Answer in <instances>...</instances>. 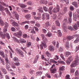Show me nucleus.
<instances>
[{
	"instance_id": "obj_3",
	"label": "nucleus",
	"mask_w": 79,
	"mask_h": 79,
	"mask_svg": "<svg viewBox=\"0 0 79 79\" xmlns=\"http://www.w3.org/2000/svg\"><path fill=\"white\" fill-rule=\"evenodd\" d=\"M79 56H78V55H77L75 57V60L73 62H72V64L71 65V68L75 67L76 65H77V64H79Z\"/></svg>"
},
{
	"instance_id": "obj_52",
	"label": "nucleus",
	"mask_w": 79,
	"mask_h": 79,
	"mask_svg": "<svg viewBox=\"0 0 79 79\" xmlns=\"http://www.w3.org/2000/svg\"><path fill=\"white\" fill-rule=\"evenodd\" d=\"M72 61L69 60V59L67 60L66 61V62L68 64H69L70 63H71V62Z\"/></svg>"
},
{
	"instance_id": "obj_15",
	"label": "nucleus",
	"mask_w": 79,
	"mask_h": 79,
	"mask_svg": "<svg viewBox=\"0 0 79 79\" xmlns=\"http://www.w3.org/2000/svg\"><path fill=\"white\" fill-rule=\"evenodd\" d=\"M78 27H79V22H78L77 24H75L74 25L73 28L75 29H77L78 28Z\"/></svg>"
},
{
	"instance_id": "obj_42",
	"label": "nucleus",
	"mask_w": 79,
	"mask_h": 79,
	"mask_svg": "<svg viewBox=\"0 0 79 79\" xmlns=\"http://www.w3.org/2000/svg\"><path fill=\"white\" fill-rule=\"evenodd\" d=\"M15 16L16 18L18 20L19 19V15H18V13H17L15 15Z\"/></svg>"
},
{
	"instance_id": "obj_35",
	"label": "nucleus",
	"mask_w": 79,
	"mask_h": 79,
	"mask_svg": "<svg viewBox=\"0 0 79 79\" xmlns=\"http://www.w3.org/2000/svg\"><path fill=\"white\" fill-rule=\"evenodd\" d=\"M65 47L66 48H69V43H67L65 45Z\"/></svg>"
},
{
	"instance_id": "obj_29",
	"label": "nucleus",
	"mask_w": 79,
	"mask_h": 79,
	"mask_svg": "<svg viewBox=\"0 0 79 79\" xmlns=\"http://www.w3.org/2000/svg\"><path fill=\"white\" fill-rule=\"evenodd\" d=\"M75 76H77L79 77V71L78 70H77L75 73Z\"/></svg>"
},
{
	"instance_id": "obj_13",
	"label": "nucleus",
	"mask_w": 79,
	"mask_h": 79,
	"mask_svg": "<svg viewBox=\"0 0 79 79\" xmlns=\"http://www.w3.org/2000/svg\"><path fill=\"white\" fill-rule=\"evenodd\" d=\"M72 4L76 8L78 7V4H77V2L76 1H74L72 2Z\"/></svg>"
},
{
	"instance_id": "obj_10",
	"label": "nucleus",
	"mask_w": 79,
	"mask_h": 79,
	"mask_svg": "<svg viewBox=\"0 0 79 79\" xmlns=\"http://www.w3.org/2000/svg\"><path fill=\"white\" fill-rule=\"evenodd\" d=\"M0 55L2 56L3 58H5V53L3 51L0 50Z\"/></svg>"
},
{
	"instance_id": "obj_31",
	"label": "nucleus",
	"mask_w": 79,
	"mask_h": 79,
	"mask_svg": "<svg viewBox=\"0 0 79 79\" xmlns=\"http://www.w3.org/2000/svg\"><path fill=\"white\" fill-rule=\"evenodd\" d=\"M12 25L14 26L18 27V23H16V22H14L12 23Z\"/></svg>"
},
{
	"instance_id": "obj_45",
	"label": "nucleus",
	"mask_w": 79,
	"mask_h": 79,
	"mask_svg": "<svg viewBox=\"0 0 79 79\" xmlns=\"http://www.w3.org/2000/svg\"><path fill=\"white\" fill-rule=\"evenodd\" d=\"M7 28H6L5 27H4L3 29V31L4 33H6V32L7 31Z\"/></svg>"
},
{
	"instance_id": "obj_41",
	"label": "nucleus",
	"mask_w": 79,
	"mask_h": 79,
	"mask_svg": "<svg viewBox=\"0 0 79 79\" xmlns=\"http://www.w3.org/2000/svg\"><path fill=\"white\" fill-rule=\"evenodd\" d=\"M34 19H35L37 20L38 19H40L41 18V17H39V16L37 17L36 16H34Z\"/></svg>"
},
{
	"instance_id": "obj_30",
	"label": "nucleus",
	"mask_w": 79,
	"mask_h": 79,
	"mask_svg": "<svg viewBox=\"0 0 79 79\" xmlns=\"http://www.w3.org/2000/svg\"><path fill=\"white\" fill-rule=\"evenodd\" d=\"M19 41L20 43H26V41L24 39H20Z\"/></svg>"
},
{
	"instance_id": "obj_12",
	"label": "nucleus",
	"mask_w": 79,
	"mask_h": 79,
	"mask_svg": "<svg viewBox=\"0 0 79 79\" xmlns=\"http://www.w3.org/2000/svg\"><path fill=\"white\" fill-rule=\"evenodd\" d=\"M25 18L27 20H29L31 19V15L30 14L26 15L25 16Z\"/></svg>"
},
{
	"instance_id": "obj_24",
	"label": "nucleus",
	"mask_w": 79,
	"mask_h": 79,
	"mask_svg": "<svg viewBox=\"0 0 79 79\" xmlns=\"http://www.w3.org/2000/svg\"><path fill=\"white\" fill-rule=\"evenodd\" d=\"M19 5L20 6V7L21 8H26V7L27 6L26 5L23 4L21 3L19 4Z\"/></svg>"
},
{
	"instance_id": "obj_58",
	"label": "nucleus",
	"mask_w": 79,
	"mask_h": 79,
	"mask_svg": "<svg viewBox=\"0 0 79 79\" xmlns=\"http://www.w3.org/2000/svg\"><path fill=\"white\" fill-rule=\"evenodd\" d=\"M43 8L45 11H48V8L46 6L43 7Z\"/></svg>"
},
{
	"instance_id": "obj_19",
	"label": "nucleus",
	"mask_w": 79,
	"mask_h": 79,
	"mask_svg": "<svg viewBox=\"0 0 79 79\" xmlns=\"http://www.w3.org/2000/svg\"><path fill=\"white\" fill-rule=\"evenodd\" d=\"M45 55H47L48 57H49V58L51 57V54H50V53H49L48 51H46L45 53Z\"/></svg>"
},
{
	"instance_id": "obj_40",
	"label": "nucleus",
	"mask_w": 79,
	"mask_h": 79,
	"mask_svg": "<svg viewBox=\"0 0 79 79\" xmlns=\"http://www.w3.org/2000/svg\"><path fill=\"white\" fill-rule=\"evenodd\" d=\"M67 28H68V29H69V30H70L71 31H73V28L70 26H68Z\"/></svg>"
},
{
	"instance_id": "obj_18",
	"label": "nucleus",
	"mask_w": 79,
	"mask_h": 79,
	"mask_svg": "<svg viewBox=\"0 0 79 79\" xmlns=\"http://www.w3.org/2000/svg\"><path fill=\"white\" fill-rule=\"evenodd\" d=\"M4 10H5L6 12V13H7V14H8V15H11V13H10V11H9L8 8H5Z\"/></svg>"
},
{
	"instance_id": "obj_51",
	"label": "nucleus",
	"mask_w": 79,
	"mask_h": 79,
	"mask_svg": "<svg viewBox=\"0 0 79 79\" xmlns=\"http://www.w3.org/2000/svg\"><path fill=\"white\" fill-rule=\"evenodd\" d=\"M37 75H38V76H40L42 75V72H37L36 73Z\"/></svg>"
},
{
	"instance_id": "obj_28",
	"label": "nucleus",
	"mask_w": 79,
	"mask_h": 79,
	"mask_svg": "<svg viewBox=\"0 0 79 79\" xmlns=\"http://www.w3.org/2000/svg\"><path fill=\"white\" fill-rule=\"evenodd\" d=\"M45 18L46 19H50V16L49 14L46 13L45 14Z\"/></svg>"
},
{
	"instance_id": "obj_48",
	"label": "nucleus",
	"mask_w": 79,
	"mask_h": 79,
	"mask_svg": "<svg viewBox=\"0 0 79 79\" xmlns=\"http://www.w3.org/2000/svg\"><path fill=\"white\" fill-rule=\"evenodd\" d=\"M45 26H46V27H48L49 26H50V23H49V22H47L46 23Z\"/></svg>"
},
{
	"instance_id": "obj_21",
	"label": "nucleus",
	"mask_w": 79,
	"mask_h": 79,
	"mask_svg": "<svg viewBox=\"0 0 79 79\" xmlns=\"http://www.w3.org/2000/svg\"><path fill=\"white\" fill-rule=\"evenodd\" d=\"M0 24L1 25V26H3V25H4V22L2 20V17H0Z\"/></svg>"
},
{
	"instance_id": "obj_23",
	"label": "nucleus",
	"mask_w": 79,
	"mask_h": 79,
	"mask_svg": "<svg viewBox=\"0 0 79 79\" xmlns=\"http://www.w3.org/2000/svg\"><path fill=\"white\" fill-rule=\"evenodd\" d=\"M57 35L59 37H61L62 36V33L61 32L60 30H58L57 31Z\"/></svg>"
},
{
	"instance_id": "obj_1",
	"label": "nucleus",
	"mask_w": 79,
	"mask_h": 79,
	"mask_svg": "<svg viewBox=\"0 0 79 79\" xmlns=\"http://www.w3.org/2000/svg\"><path fill=\"white\" fill-rule=\"evenodd\" d=\"M72 17H69L68 21V19H65L63 21V22L62 23V27L63 29V30L64 32L66 31H67V26H66V24L68 23V22L69 24H71L72 22Z\"/></svg>"
},
{
	"instance_id": "obj_9",
	"label": "nucleus",
	"mask_w": 79,
	"mask_h": 79,
	"mask_svg": "<svg viewBox=\"0 0 79 79\" xmlns=\"http://www.w3.org/2000/svg\"><path fill=\"white\" fill-rule=\"evenodd\" d=\"M74 35L75 37H77V38L74 41V43L75 44H77V43H78L79 42V34L75 35Z\"/></svg>"
},
{
	"instance_id": "obj_49",
	"label": "nucleus",
	"mask_w": 79,
	"mask_h": 79,
	"mask_svg": "<svg viewBox=\"0 0 79 79\" xmlns=\"http://www.w3.org/2000/svg\"><path fill=\"white\" fill-rule=\"evenodd\" d=\"M14 64L16 66H20V63H19V62H15Z\"/></svg>"
},
{
	"instance_id": "obj_47",
	"label": "nucleus",
	"mask_w": 79,
	"mask_h": 79,
	"mask_svg": "<svg viewBox=\"0 0 79 79\" xmlns=\"http://www.w3.org/2000/svg\"><path fill=\"white\" fill-rule=\"evenodd\" d=\"M59 52H63V48L62 47H60L59 49Z\"/></svg>"
},
{
	"instance_id": "obj_62",
	"label": "nucleus",
	"mask_w": 79,
	"mask_h": 79,
	"mask_svg": "<svg viewBox=\"0 0 79 79\" xmlns=\"http://www.w3.org/2000/svg\"><path fill=\"white\" fill-rule=\"evenodd\" d=\"M53 19L55 20L56 19V14L53 15Z\"/></svg>"
},
{
	"instance_id": "obj_64",
	"label": "nucleus",
	"mask_w": 79,
	"mask_h": 79,
	"mask_svg": "<svg viewBox=\"0 0 79 79\" xmlns=\"http://www.w3.org/2000/svg\"><path fill=\"white\" fill-rule=\"evenodd\" d=\"M79 50V45L78 46L76 47L75 49L76 52H77V51H78Z\"/></svg>"
},
{
	"instance_id": "obj_14",
	"label": "nucleus",
	"mask_w": 79,
	"mask_h": 79,
	"mask_svg": "<svg viewBox=\"0 0 79 79\" xmlns=\"http://www.w3.org/2000/svg\"><path fill=\"white\" fill-rule=\"evenodd\" d=\"M30 24V22L28 21H25L21 23L20 24L21 25H24L25 24Z\"/></svg>"
},
{
	"instance_id": "obj_56",
	"label": "nucleus",
	"mask_w": 79,
	"mask_h": 79,
	"mask_svg": "<svg viewBox=\"0 0 79 79\" xmlns=\"http://www.w3.org/2000/svg\"><path fill=\"white\" fill-rule=\"evenodd\" d=\"M8 48H9V49L12 52V53H14V52L13 50V49H12V48H11V46H8Z\"/></svg>"
},
{
	"instance_id": "obj_2",
	"label": "nucleus",
	"mask_w": 79,
	"mask_h": 79,
	"mask_svg": "<svg viewBox=\"0 0 79 79\" xmlns=\"http://www.w3.org/2000/svg\"><path fill=\"white\" fill-rule=\"evenodd\" d=\"M40 35L43 40V41L41 42V44H40V48L41 50H42L44 48H44H47V46L46 44L48 42V40L47 38L45 37V35L44 34H41Z\"/></svg>"
},
{
	"instance_id": "obj_22",
	"label": "nucleus",
	"mask_w": 79,
	"mask_h": 79,
	"mask_svg": "<svg viewBox=\"0 0 79 79\" xmlns=\"http://www.w3.org/2000/svg\"><path fill=\"white\" fill-rule=\"evenodd\" d=\"M55 22L56 25L57 26L60 27V22L58 21V20H56L55 21Z\"/></svg>"
},
{
	"instance_id": "obj_63",
	"label": "nucleus",
	"mask_w": 79,
	"mask_h": 79,
	"mask_svg": "<svg viewBox=\"0 0 79 79\" xmlns=\"http://www.w3.org/2000/svg\"><path fill=\"white\" fill-rule=\"evenodd\" d=\"M6 68L8 70V71H9L10 69H11V68L10 67V66H8V65H6Z\"/></svg>"
},
{
	"instance_id": "obj_32",
	"label": "nucleus",
	"mask_w": 79,
	"mask_h": 79,
	"mask_svg": "<svg viewBox=\"0 0 79 79\" xmlns=\"http://www.w3.org/2000/svg\"><path fill=\"white\" fill-rule=\"evenodd\" d=\"M76 70L75 69L71 68L70 69V73L71 74H73V73H74L75 70Z\"/></svg>"
},
{
	"instance_id": "obj_17",
	"label": "nucleus",
	"mask_w": 79,
	"mask_h": 79,
	"mask_svg": "<svg viewBox=\"0 0 79 79\" xmlns=\"http://www.w3.org/2000/svg\"><path fill=\"white\" fill-rule=\"evenodd\" d=\"M71 55V52H67L64 54V56L66 57H68L69 55Z\"/></svg>"
},
{
	"instance_id": "obj_34",
	"label": "nucleus",
	"mask_w": 79,
	"mask_h": 79,
	"mask_svg": "<svg viewBox=\"0 0 79 79\" xmlns=\"http://www.w3.org/2000/svg\"><path fill=\"white\" fill-rule=\"evenodd\" d=\"M0 45H2L3 47H5V44L4 42L1 41H0Z\"/></svg>"
},
{
	"instance_id": "obj_50",
	"label": "nucleus",
	"mask_w": 79,
	"mask_h": 79,
	"mask_svg": "<svg viewBox=\"0 0 79 79\" xmlns=\"http://www.w3.org/2000/svg\"><path fill=\"white\" fill-rule=\"evenodd\" d=\"M1 36H0V37H2V39H5V35L4 33V34H3V33H2Z\"/></svg>"
},
{
	"instance_id": "obj_61",
	"label": "nucleus",
	"mask_w": 79,
	"mask_h": 79,
	"mask_svg": "<svg viewBox=\"0 0 79 79\" xmlns=\"http://www.w3.org/2000/svg\"><path fill=\"white\" fill-rule=\"evenodd\" d=\"M11 31L13 32H15L16 31V29H15V28L14 27H11Z\"/></svg>"
},
{
	"instance_id": "obj_11",
	"label": "nucleus",
	"mask_w": 79,
	"mask_h": 79,
	"mask_svg": "<svg viewBox=\"0 0 79 79\" xmlns=\"http://www.w3.org/2000/svg\"><path fill=\"white\" fill-rule=\"evenodd\" d=\"M49 50L51 52H53L55 50V48L52 45H50L49 47Z\"/></svg>"
},
{
	"instance_id": "obj_46",
	"label": "nucleus",
	"mask_w": 79,
	"mask_h": 79,
	"mask_svg": "<svg viewBox=\"0 0 79 79\" xmlns=\"http://www.w3.org/2000/svg\"><path fill=\"white\" fill-rule=\"evenodd\" d=\"M27 3L28 5H30V6H32V5H33V3L31 1L28 2Z\"/></svg>"
},
{
	"instance_id": "obj_39",
	"label": "nucleus",
	"mask_w": 79,
	"mask_h": 79,
	"mask_svg": "<svg viewBox=\"0 0 79 79\" xmlns=\"http://www.w3.org/2000/svg\"><path fill=\"white\" fill-rule=\"evenodd\" d=\"M47 35L49 37H50L52 35V33L50 32H48Z\"/></svg>"
},
{
	"instance_id": "obj_25",
	"label": "nucleus",
	"mask_w": 79,
	"mask_h": 79,
	"mask_svg": "<svg viewBox=\"0 0 79 79\" xmlns=\"http://www.w3.org/2000/svg\"><path fill=\"white\" fill-rule=\"evenodd\" d=\"M13 60L15 62H18V61H19V59L17 57H15L13 59Z\"/></svg>"
},
{
	"instance_id": "obj_26",
	"label": "nucleus",
	"mask_w": 79,
	"mask_h": 79,
	"mask_svg": "<svg viewBox=\"0 0 79 79\" xmlns=\"http://www.w3.org/2000/svg\"><path fill=\"white\" fill-rule=\"evenodd\" d=\"M1 70L2 72H3V73L4 74H6V73H7V72L6 71V69L4 68H1Z\"/></svg>"
},
{
	"instance_id": "obj_60",
	"label": "nucleus",
	"mask_w": 79,
	"mask_h": 79,
	"mask_svg": "<svg viewBox=\"0 0 79 79\" xmlns=\"http://www.w3.org/2000/svg\"><path fill=\"white\" fill-rule=\"evenodd\" d=\"M68 60L72 61H73V57L71 56H69V57Z\"/></svg>"
},
{
	"instance_id": "obj_55",
	"label": "nucleus",
	"mask_w": 79,
	"mask_h": 79,
	"mask_svg": "<svg viewBox=\"0 0 79 79\" xmlns=\"http://www.w3.org/2000/svg\"><path fill=\"white\" fill-rule=\"evenodd\" d=\"M41 56V59H42V60H45V61H47V59L45 58V57H44V56L43 55H42Z\"/></svg>"
},
{
	"instance_id": "obj_54",
	"label": "nucleus",
	"mask_w": 79,
	"mask_h": 79,
	"mask_svg": "<svg viewBox=\"0 0 79 79\" xmlns=\"http://www.w3.org/2000/svg\"><path fill=\"white\" fill-rule=\"evenodd\" d=\"M69 8L71 11H73L74 9V7L72 6H70Z\"/></svg>"
},
{
	"instance_id": "obj_7",
	"label": "nucleus",
	"mask_w": 79,
	"mask_h": 79,
	"mask_svg": "<svg viewBox=\"0 0 79 79\" xmlns=\"http://www.w3.org/2000/svg\"><path fill=\"white\" fill-rule=\"evenodd\" d=\"M2 5L5 6H6V7H8V6L5 3L0 1V11H1L3 10V7L2 6Z\"/></svg>"
},
{
	"instance_id": "obj_20",
	"label": "nucleus",
	"mask_w": 79,
	"mask_h": 79,
	"mask_svg": "<svg viewBox=\"0 0 79 79\" xmlns=\"http://www.w3.org/2000/svg\"><path fill=\"white\" fill-rule=\"evenodd\" d=\"M74 36H73L69 35L67 37V39H68V40H72V39H74Z\"/></svg>"
},
{
	"instance_id": "obj_36",
	"label": "nucleus",
	"mask_w": 79,
	"mask_h": 79,
	"mask_svg": "<svg viewBox=\"0 0 79 79\" xmlns=\"http://www.w3.org/2000/svg\"><path fill=\"white\" fill-rule=\"evenodd\" d=\"M5 34L6 35V38L8 39H10V35H9L8 33H5Z\"/></svg>"
},
{
	"instance_id": "obj_27",
	"label": "nucleus",
	"mask_w": 79,
	"mask_h": 79,
	"mask_svg": "<svg viewBox=\"0 0 79 79\" xmlns=\"http://www.w3.org/2000/svg\"><path fill=\"white\" fill-rule=\"evenodd\" d=\"M31 44H32L30 42H27L26 46L27 47L29 48L31 46Z\"/></svg>"
},
{
	"instance_id": "obj_53",
	"label": "nucleus",
	"mask_w": 79,
	"mask_h": 79,
	"mask_svg": "<svg viewBox=\"0 0 79 79\" xmlns=\"http://www.w3.org/2000/svg\"><path fill=\"white\" fill-rule=\"evenodd\" d=\"M8 26H9V24H8L6 22L5 23L4 27H5L6 28H8Z\"/></svg>"
},
{
	"instance_id": "obj_43",
	"label": "nucleus",
	"mask_w": 79,
	"mask_h": 79,
	"mask_svg": "<svg viewBox=\"0 0 79 79\" xmlns=\"http://www.w3.org/2000/svg\"><path fill=\"white\" fill-rule=\"evenodd\" d=\"M13 39L15 42H18V43H19V41H18V39L16 38L15 37H14Z\"/></svg>"
},
{
	"instance_id": "obj_44",
	"label": "nucleus",
	"mask_w": 79,
	"mask_h": 79,
	"mask_svg": "<svg viewBox=\"0 0 79 79\" xmlns=\"http://www.w3.org/2000/svg\"><path fill=\"white\" fill-rule=\"evenodd\" d=\"M64 68H65V67L64 66H62V67H60V70L61 71H64Z\"/></svg>"
},
{
	"instance_id": "obj_57",
	"label": "nucleus",
	"mask_w": 79,
	"mask_h": 79,
	"mask_svg": "<svg viewBox=\"0 0 79 79\" xmlns=\"http://www.w3.org/2000/svg\"><path fill=\"white\" fill-rule=\"evenodd\" d=\"M64 11L66 13L68 11V8L66 7H64Z\"/></svg>"
},
{
	"instance_id": "obj_6",
	"label": "nucleus",
	"mask_w": 79,
	"mask_h": 79,
	"mask_svg": "<svg viewBox=\"0 0 79 79\" xmlns=\"http://www.w3.org/2000/svg\"><path fill=\"white\" fill-rule=\"evenodd\" d=\"M22 31L20 30L19 32L15 33L14 35L15 36L17 37H18V38H20V37H21L22 36Z\"/></svg>"
},
{
	"instance_id": "obj_4",
	"label": "nucleus",
	"mask_w": 79,
	"mask_h": 79,
	"mask_svg": "<svg viewBox=\"0 0 79 79\" xmlns=\"http://www.w3.org/2000/svg\"><path fill=\"white\" fill-rule=\"evenodd\" d=\"M15 52L18 54H19V55L21 56L22 57H24V55H23V52L21 51V50L16 48L15 49Z\"/></svg>"
},
{
	"instance_id": "obj_37",
	"label": "nucleus",
	"mask_w": 79,
	"mask_h": 79,
	"mask_svg": "<svg viewBox=\"0 0 79 79\" xmlns=\"http://www.w3.org/2000/svg\"><path fill=\"white\" fill-rule=\"evenodd\" d=\"M42 19L43 20H45V13H43L42 15Z\"/></svg>"
},
{
	"instance_id": "obj_8",
	"label": "nucleus",
	"mask_w": 79,
	"mask_h": 79,
	"mask_svg": "<svg viewBox=\"0 0 79 79\" xmlns=\"http://www.w3.org/2000/svg\"><path fill=\"white\" fill-rule=\"evenodd\" d=\"M55 64H53L51 68L50 69V71L51 73H55L56 72V69L54 68L52 70V69H53V68H55Z\"/></svg>"
},
{
	"instance_id": "obj_33",
	"label": "nucleus",
	"mask_w": 79,
	"mask_h": 79,
	"mask_svg": "<svg viewBox=\"0 0 79 79\" xmlns=\"http://www.w3.org/2000/svg\"><path fill=\"white\" fill-rule=\"evenodd\" d=\"M60 56V57H61L63 60H64V61L66 60V59H65V58L64 57V55L63 54H61Z\"/></svg>"
},
{
	"instance_id": "obj_5",
	"label": "nucleus",
	"mask_w": 79,
	"mask_h": 79,
	"mask_svg": "<svg viewBox=\"0 0 79 79\" xmlns=\"http://www.w3.org/2000/svg\"><path fill=\"white\" fill-rule=\"evenodd\" d=\"M60 6L58 5H57L56 8H54L52 10V12L54 13H57L58 12L60 11Z\"/></svg>"
},
{
	"instance_id": "obj_38",
	"label": "nucleus",
	"mask_w": 79,
	"mask_h": 79,
	"mask_svg": "<svg viewBox=\"0 0 79 79\" xmlns=\"http://www.w3.org/2000/svg\"><path fill=\"white\" fill-rule=\"evenodd\" d=\"M50 62L51 63H57V62L55 61L53 59H51L50 60Z\"/></svg>"
},
{
	"instance_id": "obj_59",
	"label": "nucleus",
	"mask_w": 79,
	"mask_h": 79,
	"mask_svg": "<svg viewBox=\"0 0 79 79\" xmlns=\"http://www.w3.org/2000/svg\"><path fill=\"white\" fill-rule=\"evenodd\" d=\"M65 79H71V78H70V76H69V75H66L65 77Z\"/></svg>"
},
{
	"instance_id": "obj_16",
	"label": "nucleus",
	"mask_w": 79,
	"mask_h": 79,
	"mask_svg": "<svg viewBox=\"0 0 79 79\" xmlns=\"http://www.w3.org/2000/svg\"><path fill=\"white\" fill-rule=\"evenodd\" d=\"M5 60L6 63H7V64H8V63H9V60L8 59V55L7 54H5Z\"/></svg>"
}]
</instances>
